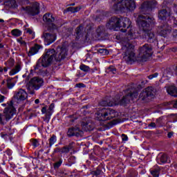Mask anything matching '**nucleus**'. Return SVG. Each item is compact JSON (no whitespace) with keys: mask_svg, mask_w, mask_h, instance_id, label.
<instances>
[{"mask_svg":"<svg viewBox=\"0 0 177 177\" xmlns=\"http://www.w3.org/2000/svg\"><path fill=\"white\" fill-rule=\"evenodd\" d=\"M136 21L140 30L138 32H136V29L135 28H129L131 27V22L128 18L113 17L106 24V27L109 30H113L114 31L120 30L122 32H127L128 30V41L135 39L138 34H139L142 38L147 39V41L156 39V35L151 31V27H153L152 19L149 17L147 18L143 15H140Z\"/></svg>","mask_w":177,"mask_h":177,"instance_id":"1","label":"nucleus"},{"mask_svg":"<svg viewBox=\"0 0 177 177\" xmlns=\"http://www.w3.org/2000/svg\"><path fill=\"white\" fill-rule=\"evenodd\" d=\"M113 10L115 13L118 12H124L127 10H133L136 8V4L133 0H113Z\"/></svg>","mask_w":177,"mask_h":177,"instance_id":"2","label":"nucleus"},{"mask_svg":"<svg viewBox=\"0 0 177 177\" xmlns=\"http://www.w3.org/2000/svg\"><path fill=\"white\" fill-rule=\"evenodd\" d=\"M97 118L100 121H109L118 117V112L114 109L106 108H97V113H95Z\"/></svg>","mask_w":177,"mask_h":177,"instance_id":"3","label":"nucleus"},{"mask_svg":"<svg viewBox=\"0 0 177 177\" xmlns=\"http://www.w3.org/2000/svg\"><path fill=\"white\" fill-rule=\"evenodd\" d=\"M52 56H53V50L45 51L44 55L39 59L34 68V71L39 70L41 67H48L52 64Z\"/></svg>","mask_w":177,"mask_h":177,"instance_id":"4","label":"nucleus"},{"mask_svg":"<svg viewBox=\"0 0 177 177\" xmlns=\"http://www.w3.org/2000/svg\"><path fill=\"white\" fill-rule=\"evenodd\" d=\"M48 50H53L52 62H53V59H55L56 62H62V60H64L68 55V49H67L66 46H58L56 50L53 48H48L46 50V52H48Z\"/></svg>","mask_w":177,"mask_h":177,"instance_id":"5","label":"nucleus"},{"mask_svg":"<svg viewBox=\"0 0 177 177\" xmlns=\"http://www.w3.org/2000/svg\"><path fill=\"white\" fill-rule=\"evenodd\" d=\"M28 97V95L27 94V92L26 91L21 89L18 92H16L14 94V96L12 97V100L10 101V103L8 104V106L12 109H15V106L17 104H23V102L27 99Z\"/></svg>","mask_w":177,"mask_h":177,"instance_id":"6","label":"nucleus"},{"mask_svg":"<svg viewBox=\"0 0 177 177\" xmlns=\"http://www.w3.org/2000/svg\"><path fill=\"white\" fill-rule=\"evenodd\" d=\"M122 45L124 53L123 57L127 62H132L135 60V52L133 51V45L129 41H122Z\"/></svg>","mask_w":177,"mask_h":177,"instance_id":"7","label":"nucleus"},{"mask_svg":"<svg viewBox=\"0 0 177 177\" xmlns=\"http://www.w3.org/2000/svg\"><path fill=\"white\" fill-rule=\"evenodd\" d=\"M15 114H16V108H10L9 106L5 108L3 112L0 113L1 125H5L8 121L12 120Z\"/></svg>","mask_w":177,"mask_h":177,"instance_id":"8","label":"nucleus"},{"mask_svg":"<svg viewBox=\"0 0 177 177\" xmlns=\"http://www.w3.org/2000/svg\"><path fill=\"white\" fill-rule=\"evenodd\" d=\"M156 97V92L154 90L148 89L143 90L139 95V99L142 102H150L152 99Z\"/></svg>","mask_w":177,"mask_h":177,"instance_id":"9","label":"nucleus"},{"mask_svg":"<svg viewBox=\"0 0 177 177\" xmlns=\"http://www.w3.org/2000/svg\"><path fill=\"white\" fill-rule=\"evenodd\" d=\"M22 9L25 10L28 15L36 16V15H39V3L35 1L30 6L23 7Z\"/></svg>","mask_w":177,"mask_h":177,"instance_id":"10","label":"nucleus"},{"mask_svg":"<svg viewBox=\"0 0 177 177\" xmlns=\"http://www.w3.org/2000/svg\"><path fill=\"white\" fill-rule=\"evenodd\" d=\"M44 85V80L39 77H34L29 82V86L35 89H39Z\"/></svg>","mask_w":177,"mask_h":177,"instance_id":"11","label":"nucleus"},{"mask_svg":"<svg viewBox=\"0 0 177 177\" xmlns=\"http://www.w3.org/2000/svg\"><path fill=\"white\" fill-rule=\"evenodd\" d=\"M153 52L151 51V48H150L148 45H145L140 48V55L142 57V60L146 62L148 57H150Z\"/></svg>","mask_w":177,"mask_h":177,"instance_id":"12","label":"nucleus"},{"mask_svg":"<svg viewBox=\"0 0 177 177\" xmlns=\"http://www.w3.org/2000/svg\"><path fill=\"white\" fill-rule=\"evenodd\" d=\"M153 8H156V3L151 0H145L141 5L140 9L142 12H150Z\"/></svg>","mask_w":177,"mask_h":177,"instance_id":"13","label":"nucleus"},{"mask_svg":"<svg viewBox=\"0 0 177 177\" xmlns=\"http://www.w3.org/2000/svg\"><path fill=\"white\" fill-rule=\"evenodd\" d=\"M43 38L46 45H50L56 41L57 36L55 33L46 32L43 34Z\"/></svg>","mask_w":177,"mask_h":177,"instance_id":"14","label":"nucleus"},{"mask_svg":"<svg viewBox=\"0 0 177 177\" xmlns=\"http://www.w3.org/2000/svg\"><path fill=\"white\" fill-rule=\"evenodd\" d=\"M83 133L84 131L80 129V128L71 127L68 130L67 135L69 138H71V136H77V138H80V136H82Z\"/></svg>","mask_w":177,"mask_h":177,"instance_id":"15","label":"nucleus"},{"mask_svg":"<svg viewBox=\"0 0 177 177\" xmlns=\"http://www.w3.org/2000/svg\"><path fill=\"white\" fill-rule=\"evenodd\" d=\"M55 109V104L53 103L50 104L48 109V106H44L41 109L42 114H46V118L47 120L50 119V115L53 114V109Z\"/></svg>","mask_w":177,"mask_h":177,"instance_id":"16","label":"nucleus"},{"mask_svg":"<svg viewBox=\"0 0 177 177\" xmlns=\"http://www.w3.org/2000/svg\"><path fill=\"white\" fill-rule=\"evenodd\" d=\"M43 20L44 22L46 23V24H53V21H55V17L52 13H46L43 16Z\"/></svg>","mask_w":177,"mask_h":177,"instance_id":"17","label":"nucleus"},{"mask_svg":"<svg viewBox=\"0 0 177 177\" xmlns=\"http://www.w3.org/2000/svg\"><path fill=\"white\" fill-rule=\"evenodd\" d=\"M169 32H171V26L165 25L160 28L159 35H161V37H167Z\"/></svg>","mask_w":177,"mask_h":177,"instance_id":"18","label":"nucleus"},{"mask_svg":"<svg viewBox=\"0 0 177 177\" xmlns=\"http://www.w3.org/2000/svg\"><path fill=\"white\" fill-rule=\"evenodd\" d=\"M131 101L129 98V95H127L126 96H124L121 100L117 98V100H114V102H117V104H120L121 106H125V104H128L129 102Z\"/></svg>","mask_w":177,"mask_h":177,"instance_id":"19","label":"nucleus"},{"mask_svg":"<svg viewBox=\"0 0 177 177\" xmlns=\"http://www.w3.org/2000/svg\"><path fill=\"white\" fill-rule=\"evenodd\" d=\"M117 103L118 102L116 101L115 102L114 100L111 101L110 100H104L100 102V106H102V107H104L106 106L111 107L113 106H117Z\"/></svg>","mask_w":177,"mask_h":177,"instance_id":"20","label":"nucleus"},{"mask_svg":"<svg viewBox=\"0 0 177 177\" xmlns=\"http://www.w3.org/2000/svg\"><path fill=\"white\" fill-rule=\"evenodd\" d=\"M39 49H41V46L38 44H35L29 50L28 56H34V55H35L36 53H38Z\"/></svg>","mask_w":177,"mask_h":177,"instance_id":"21","label":"nucleus"},{"mask_svg":"<svg viewBox=\"0 0 177 177\" xmlns=\"http://www.w3.org/2000/svg\"><path fill=\"white\" fill-rule=\"evenodd\" d=\"M89 118H84L82 120V128L84 131H86V132H88L89 131Z\"/></svg>","mask_w":177,"mask_h":177,"instance_id":"22","label":"nucleus"},{"mask_svg":"<svg viewBox=\"0 0 177 177\" xmlns=\"http://www.w3.org/2000/svg\"><path fill=\"white\" fill-rule=\"evenodd\" d=\"M168 161V156L165 153H162L159 155V157L157 158L158 164H165Z\"/></svg>","mask_w":177,"mask_h":177,"instance_id":"23","label":"nucleus"},{"mask_svg":"<svg viewBox=\"0 0 177 177\" xmlns=\"http://www.w3.org/2000/svg\"><path fill=\"white\" fill-rule=\"evenodd\" d=\"M21 70V64L17 63L16 66L10 71V75H15Z\"/></svg>","mask_w":177,"mask_h":177,"instance_id":"24","label":"nucleus"},{"mask_svg":"<svg viewBox=\"0 0 177 177\" xmlns=\"http://www.w3.org/2000/svg\"><path fill=\"white\" fill-rule=\"evenodd\" d=\"M5 6H8V8H17L16 0H6L5 1Z\"/></svg>","mask_w":177,"mask_h":177,"instance_id":"25","label":"nucleus"},{"mask_svg":"<svg viewBox=\"0 0 177 177\" xmlns=\"http://www.w3.org/2000/svg\"><path fill=\"white\" fill-rule=\"evenodd\" d=\"M167 16H168L167 10H160L158 13V17L160 20H165V19H167Z\"/></svg>","mask_w":177,"mask_h":177,"instance_id":"26","label":"nucleus"},{"mask_svg":"<svg viewBox=\"0 0 177 177\" xmlns=\"http://www.w3.org/2000/svg\"><path fill=\"white\" fill-rule=\"evenodd\" d=\"M139 95V93L138 92V90H134L133 91H131L127 95H129V99H131L133 100V99H136L138 97V95Z\"/></svg>","mask_w":177,"mask_h":177,"instance_id":"27","label":"nucleus"},{"mask_svg":"<svg viewBox=\"0 0 177 177\" xmlns=\"http://www.w3.org/2000/svg\"><path fill=\"white\" fill-rule=\"evenodd\" d=\"M82 26H78L75 30V34L76 39H80V37H81V35L82 34Z\"/></svg>","mask_w":177,"mask_h":177,"instance_id":"28","label":"nucleus"},{"mask_svg":"<svg viewBox=\"0 0 177 177\" xmlns=\"http://www.w3.org/2000/svg\"><path fill=\"white\" fill-rule=\"evenodd\" d=\"M15 85H16V82H13V78H10L9 77L7 80V86L9 89H12V88H13V86H15Z\"/></svg>","mask_w":177,"mask_h":177,"instance_id":"29","label":"nucleus"},{"mask_svg":"<svg viewBox=\"0 0 177 177\" xmlns=\"http://www.w3.org/2000/svg\"><path fill=\"white\" fill-rule=\"evenodd\" d=\"M67 12H71L72 13H75L81 10V7H68L66 8Z\"/></svg>","mask_w":177,"mask_h":177,"instance_id":"30","label":"nucleus"},{"mask_svg":"<svg viewBox=\"0 0 177 177\" xmlns=\"http://www.w3.org/2000/svg\"><path fill=\"white\" fill-rule=\"evenodd\" d=\"M151 174L153 177L160 176V168H156L151 170Z\"/></svg>","mask_w":177,"mask_h":177,"instance_id":"31","label":"nucleus"},{"mask_svg":"<svg viewBox=\"0 0 177 177\" xmlns=\"http://www.w3.org/2000/svg\"><path fill=\"white\" fill-rule=\"evenodd\" d=\"M167 92L170 96H174V97H177V89H167Z\"/></svg>","mask_w":177,"mask_h":177,"instance_id":"32","label":"nucleus"},{"mask_svg":"<svg viewBox=\"0 0 177 177\" xmlns=\"http://www.w3.org/2000/svg\"><path fill=\"white\" fill-rule=\"evenodd\" d=\"M11 34L13 37H20V35H21V30L19 29H14L11 31Z\"/></svg>","mask_w":177,"mask_h":177,"instance_id":"33","label":"nucleus"},{"mask_svg":"<svg viewBox=\"0 0 177 177\" xmlns=\"http://www.w3.org/2000/svg\"><path fill=\"white\" fill-rule=\"evenodd\" d=\"M56 140H57L56 136L53 135L49 139V146H50V147H51V146H53L54 143H56Z\"/></svg>","mask_w":177,"mask_h":177,"instance_id":"34","label":"nucleus"},{"mask_svg":"<svg viewBox=\"0 0 177 177\" xmlns=\"http://www.w3.org/2000/svg\"><path fill=\"white\" fill-rule=\"evenodd\" d=\"M100 174H102V171L99 169L91 172V175L92 177H97L99 176V175H100Z\"/></svg>","mask_w":177,"mask_h":177,"instance_id":"35","label":"nucleus"},{"mask_svg":"<svg viewBox=\"0 0 177 177\" xmlns=\"http://www.w3.org/2000/svg\"><path fill=\"white\" fill-rule=\"evenodd\" d=\"M6 64H7L8 67H9L10 68H12V67H13V66H15V59L10 58V59H8Z\"/></svg>","mask_w":177,"mask_h":177,"instance_id":"36","label":"nucleus"},{"mask_svg":"<svg viewBox=\"0 0 177 177\" xmlns=\"http://www.w3.org/2000/svg\"><path fill=\"white\" fill-rule=\"evenodd\" d=\"M161 85V82H156L153 86L148 87L149 89H157L160 88Z\"/></svg>","mask_w":177,"mask_h":177,"instance_id":"37","label":"nucleus"},{"mask_svg":"<svg viewBox=\"0 0 177 177\" xmlns=\"http://www.w3.org/2000/svg\"><path fill=\"white\" fill-rule=\"evenodd\" d=\"M166 89H176V87H175V84L174 83H168L165 86Z\"/></svg>","mask_w":177,"mask_h":177,"instance_id":"38","label":"nucleus"},{"mask_svg":"<svg viewBox=\"0 0 177 177\" xmlns=\"http://www.w3.org/2000/svg\"><path fill=\"white\" fill-rule=\"evenodd\" d=\"M99 53H100L101 55H109V50H107V49H105V48H101V49H99L98 50Z\"/></svg>","mask_w":177,"mask_h":177,"instance_id":"39","label":"nucleus"},{"mask_svg":"<svg viewBox=\"0 0 177 177\" xmlns=\"http://www.w3.org/2000/svg\"><path fill=\"white\" fill-rule=\"evenodd\" d=\"M80 70H82V71H88L89 70V66H86V65H84L82 64L80 66Z\"/></svg>","mask_w":177,"mask_h":177,"instance_id":"40","label":"nucleus"},{"mask_svg":"<svg viewBox=\"0 0 177 177\" xmlns=\"http://www.w3.org/2000/svg\"><path fill=\"white\" fill-rule=\"evenodd\" d=\"M62 162H63V160H62V159H60L59 161L56 162L54 164V168H55V169L59 168V167H60V165H62Z\"/></svg>","mask_w":177,"mask_h":177,"instance_id":"41","label":"nucleus"},{"mask_svg":"<svg viewBox=\"0 0 177 177\" xmlns=\"http://www.w3.org/2000/svg\"><path fill=\"white\" fill-rule=\"evenodd\" d=\"M17 42H19V44H20L21 45H23V46H26V41L23 40V37H20L19 39H17Z\"/></svg>","mask_w":177,"mask_h":177,"instance_id":"42","label":"nucleus"},{"mask_svg":"<svg viewBox=\"0 0 177 177\" xmlns=\"http://www.w3.org/2000/svg\"><path fill=\"white\" fill-rule=\"evenodd\" d=\"M172 75L171 72H168V70L165 71L163 77H166L167 78H169Z\"/></svg>","mask_w":177,"mask_h":177,"instance_id":"43","label":"nucleus"},{"mask_svg":"<svg viewBox=\"0 0 177 177\" xmlns=\"http://www.w3.org/2000/svg\"><path fill=\"white\" fill-rule=\"evenodd\" d=\"M118 122H120L118 120H113L111 122H109V124L110 125V127H113V125H117V124H118Z\"/></svg>","mask_w":177,"mask_h":177,"instance_id":"44","label":"nucleus"},{"mask_svg":"<svg viewBox=\"0 0 177 177\" xmlns=\"http://www.w3.org/2000/svg\"><path fill=\"white\" fill-rule=\"evenodd\" d=\"M68 162H71V164H75V156H71L68 159Z\"/></svg>","mask_w":177,"mask_h":177,"instance_id":"45","label":"nucleus"},{"mask_svg":"<svg viewBox=\"0 0 177 177\" xmlns=\"http://www.w3.org/2000/svg\"><path fill=\"white\" fill-rule=\"evenodd\" d=\"M69 151H70L68 149V148H67L66 146H65V147L61 148V153H68Z\"/></svg>","mask_w":177,"mask_h":177,"instance_id":"46","label":"nucleus"},{"mask_svg":"<svg viewBox=\"0 0 177 177\" xmlns=\"http://www.w3.org/2000/svg\"><path fill=\"white\" fill-rule=\"evenodd\" d=\"M32 142V146H34V147H37V146H38V141L36 139H32L31 140Z\"/></svg>","mask_w":177,"mask_h":177,"instance_id":"47","label":"nucleus"},{"mask_svg":"<svg viewBox=\"0 0 177 177\" xmlns=\"http://www.w3.org/2000/svg\"><path fill=\"white\" fill-rule=\"evenodd\" d=\"M75 88H85V84H84L83 83H78L75 84Z\"/></svg>","mask_w":177,"mask_h":177,"instance_id":"48","label":"nucleus"},{"mask_svg":"<svg viewBox=\"0 0 177 177\" xmlns=\"http://www.w3.org/2000/svg\"><path fill=\"white\" fill-rule=\"evenodd\" d=\"M158 77V73H154L148 76L149 80H153V78H157Z\"/></svg>","mask_w":177,"mask_h":177,"instance_id":"49","label":"nucleus"},{"mask_svg":"<svg viewBox=\"0 0 177 177\" xmlns=\"http://www.w3.org/2000/svg\"><path fill=\"white\" fill-rule=\"evenodd\" d=\"M122 140H123V142H127V140H128V136L125 134H122Z\"/></svg>","mask_w":177,"mask_h":177,"instance_id":"50","label":"nucleus"},{"mask_svg":"<svg viewBox=\"0 0 177 177\" xmlns=\"http://www.w3.org/2000/svg\"><path fill=\"white\" fill-rule=\"evenodd\" d=\"M26 32L27 34H30V35H34V31H32V30L30 29V28H27L26 29Z\"/></svg>","mask_w":177,"mask_h":177,"instance_id":"51","label":"nucleus"},{"mask_svg":"<svg viewBox=\"0 0 177 177\" xmlns=\"http://www.w3.org/2000/svg\"><path fill=\"white\" fill-rule=\"evenodd\" d=\"M53 153H62V148H55Z\"/></svg>","mask_w":177,"mask_h":177,"instance_id":"52","label":"nucleus"},{"mask_svg":"<svg viewBox=\"0 0 177 177\" xmlns=\"http://www.w3.org/2000/svg\"><path fill=\"white\" fill-rule=\"evenodd\" d=\"M148 127H150L151 128H156V127H157V124H156L155 122H151L149 124H148Z\"/></svg>","mask_w":177,"mask_h":177,"instance_id":"53","label":"nucleus"},{"mask_svg":"<svg viewBox=\"0 0 177 177\" xmlns=\"http://www.w3.org/2000/svg\"><path fill=\"white\" fill-rule=\"evenodd\" d=\"M66 148H68V150L70 151V150L73 149V143H71L68 146H66Z\"/></svg>","mask_w":177,"mask_h":177,"instance_id":"54","label":"nucleus"},{"mask_svg":"<svg viewBox=\"0 0 177 177\" xmlns=\"http://www.w3.org/2000/svg\"><path fill=\"white\" fill-rule=\"evenodd\" d=\"M17 2H19V3H20L21 5H23V3H26L27 0H17Z\"/></svg>","mask_w":177,"mask_h":177,"instance_id":"55","label":"nucleus"},{"mask_svg":"<svg viewBox=\"0 0 177 177\" xmlns=\"http://www.w3.org/2000/svg\"><path fill=\"white\" fill-rule=\"evenodd\" d=\"M172 104L174 109H177V101L173 102Z\"/></svg>","mask_w":177,"mask_h":177,"instance_id":"56","label":"nucleus"},{"mask_svg":"<svg viewBox=\"0 0 177 177\" xmlns=\"http://www.w3.org/2000/svg\"><path fill=\"white\" fill-rule=\"evenodd\" d=\"M109 70H111L113 74L115 73V68L113 66L109 67Z\"/></svg>","mask_w":177,"mask_h":177,"instance_id":"57","label":"nucleus"},{"mask_svg":"<svg viewBox=\"0 0 177 177\" xmlns=\"http://www.w3.org/2000/svg\"><path fill=\"white\" fill-rule=\"evenodd\" d=\"M5 100V96L1 95L0 97V103H2Z\"/></svg>","mask_w":177,"mask_h":177,"instance_id":"58","label":"nucleus"},{"mask_svg":"<svg viewBox=\"0 0 177 177\" xmlns=\"http://www.w3.org/2000/svg\"><path fill=\"white\" fill-rule=\"evenodd\" d=\"M5 5V1L3 0H0V6Z\"/></svg>","mask_w":177,"mask_h":177,"instance_id":"59","label":"nucleus"},{"mask_svg":"<svg viewBox=\"0 0 177 177\" xmlns=\"http://www.w3.org/2000/svg\"><path fill=\"white\" fill-rule=\"evenodd\" d=\"M172 133H168L167 136L168 138H172Z\"/></svg>","mask_w":177,"mask_h":177,"instance_id":"60","label":"nucleus"},{"mask_svg":"<svg viewBox=\"0 0 177 177\" xmlns=\"http://www.w3.org/2000/svg\"><path fill=\"white\" fill-rule=\"evenodd\" d=\"M35 103L36 104H38V103H39V99H36V100H35Z\"/></svg>","mask_w":177,"mask_h":177,"instance_id":"61","label":"nucleus"},{"mask_svg":"<svg viewBox=\"0 0 177 177\" xmlns=\"http://www.w3.org/2000/svg\"><path fill=\"white\" fill-rule=\"evenodd\" d=\"M3 71L5 73H7V72H8V67H5L4 68H3Z\"/></svg>","mask_w":177,"mask_h":177,"instance_id":"62","label":"nucleus"},{"mask_svg":"<svg viewBox=\"0 0 177 177\" xmlns=\"http://www.w3.org/2000/svg\"><path fill=\"white\" fill-rule=\"evenodd\" d=\"M0 23H5V20L0 19Z\"/></svg>","mask_w":177,"mask_h":177,"instance_id":"63","label":"nucleus"},{"mask_svg":"<svg viewBox=\"0 0 177 177\" xmlns=\"http://www.w3.org/2000/svg\"><path fill=\"white\" fill-rule=\"evenodd\" d=\"M2 138H5V136H8L7 134H1Z\"/></svg>","mask_w":177,"mask_h":177,"instance_id":"64","label":"nucleus"}]
</instances>
